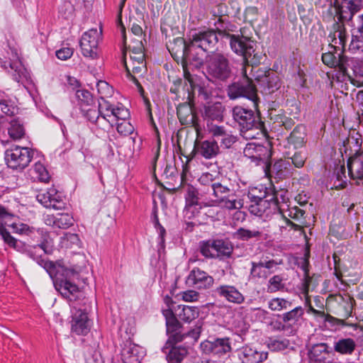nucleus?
Instances as JSON below:
<instances>
[{
    "mask_svg": "<svg viewBox=\"0 0 363 363\" xmlns=\"http://www.w3.org/2000/svg\"><path fill=\"white\" fill-rule=\"evenodd\" d=\"M188 102L181 104L177 106V116L182 125L195 126L197 123L196 116L193 110L194 102L193 101V99L190 98V94L188 96Z\"/></svg>",
    "mask_w": 363,
    "mask_h": 363,
    "instance_id": "nucleus-19",
    "label": "nucleus"
},
{
    "mask_svg": "<svg viewBox=\"0 0 363 363\" xmlns=\"http://www.w3.org/2000/svg\"><path fill=\"white\" fill-rule=\"evenodd\" d=\"M16 107L13 106L10 100L4 99L0 94V127L3 126L9 120L12 118L16 111Z\"/></svg>",
    "mask_w": 363,
    "mask_h": 363,
    "instance_id": "nucleus-33",
    "label": "nucleus"
},
{
    "mask_svg": "<svg viewBox=\"0 0 363 363\" xmlns=\"http://www.w3.org/2000/svg\"><path fill=\"white\" fill-rule=\"evenodd\" d=\"M238 357L241 363H259L266 360L267 352L259 351L255 347L245 345L237 350Z\"/></svg>",
    "mask_w": 363,
    "mask_h": 363,
    "instance_id": "nucleus-17",
    "label": "nucleus"
},
{
    "mask_svg": "<svg viewBox=\"0 0 363 363\" xmlns=\"http://www.w3.org/2000/svg\"><path fill=\"white\" fill-rule=\"evenodd\" d=\"M167 350L168 347H165L162 351L167 354L168 363H181L188 354L187 348L185 347H172L169 351Z\"/></svg>",
    "mask_w": 363,
    "mask_h": 363,
    "instance_id": "nucleus-35",
    "label": "nucleus"
},
{
    "mask_svg": "<svg viewBox=\"0 0 363 363\" xmlns=\"http://www.w3.org/2000/svg\"><path fill=\"white\" fill-rule=\"evenodd\" d=\"M82 303L74 302L72 304L71 330L78 335H86L91 330V321L88 317L87 298H83Z\"/></svg>",
    "mask_w": 363,
    "mask_h": 363,
    "instance_id": "nucleus-6",
    "label": "nucleus"
},
{
    "mask_svg": "<svg viewBox=\"0 0 363 363\" xmlns=\"http://www.w3.org/2000/svg\"><path fill=\"white\" fill-rule=\"evenodd\" d=\"M177 316L184 322H191L199 315V309L195 306H179Z\"/></svg>",
    "mask_w": 363,
    "mask_h": 363,
    "instance_id": "nucleus-40",
    "label": "nucleus"
},
{
    "mask_svg": "<svg viewBox=\"0 0 363 363\" xmlns=\"http://www.w3.org/2000/svg\"><path fill=\"white\" fill-rule=\"evenodd\" d=\"M320 6H328V2L326 0H321L318 3ZM333 6L337 7L338 19L342 22L350 21L353 16L363 9V0H342L339 5L338 1Z\"/></svg>",
    "mask_w": 363,
    "mask_h": 363,
    "instance_id": "nucleus-10",
    "label": "nucleus"
},
{
    "mask_svg": "<svg viewBox=\"0 0 363 363\" xmlns=\"http://www.w3.org/2000/svg\"><path fill=\"white\" fill-rule=\"evenodd\" d=\"M245 157L249 158L255 164H266L270 160L272 152L269 146L259 143H249L243 150Z\"/></svg>",
    "mask_w": 363,
    "mask_h": 363,
    "instance_id": "nucleus-13",
    "label": "nucleus"
},
{
    "mask_svg": "<svg viewBox=\"0 0 363 363\" xmlns=\"http://www.w3.org/2000/svg\"><path fill=\"white\" fill-rule=\"evenodd\" d=\"M124 64L127 77L135 83L140 92L143 91V89L138 82V77H143L146 72L145 62H133L128 64L125 62Z\"/></svg>",
    "mask_w": 363,
    "mask_h": 363,
    "instance_id": "nucleus-24",
    "label": "nucleus"
},
{
    "mask_svg": "<svg viewBox=\"0 0 363 363\" xmlns=\"http://www.w3.org/2000/svg\"><path fill=\"white\" fill-rule=\"evenodd\" d=\"M224 107L220 102L208 104L203 107L202 116L205 120L221 121L223 118Z\"/></svg>",
    "mask_w": 363,
    "mask_h": 363,
    "instance_id": "nucleus-29",
    "label": "nucleus"
},
{
    "mask_svg": "<svg viewBox=\"0 0 363 363\" xmlns=\"http://www.w3.org/2000/svg\"><path fill=\"white\" fill-rule=\"evenodd\" d=\"M61 283L60 293L69 300L71 305L74 302L83 303L82 300H78L82 296V294L79 291L76 284L71 283L67 279Z\"/></svg>",
    "mask_w": 363,
    "mask_h": 363,
    "instance_id": "nucleus-30",
    "label": "nucleus"
},
{
    "mask_svg": "<svg viewBox=\"0 0 363 363\" xmlns=\"http://www.w3.org/2000/svg\"><path fill=\"white\" fill-rule=\"evenodd\" d=\"M196 150L199 155L206 159H211L219 152V147L216 140H204L196 145Z\"/></svg>",
    "mask_w": 363,
    "mask_h": 363,
    "instance_id": "nucleus-31",
    "label": "nucleus"
},
{
    "mask_svg": "<svg viewBox=\"0 0 363 363\" xmlns=\"http://www.w3.org/2000/svg\"><path fill=\"white\" fill-rule=\"evenodd\" d=\"M97 90L99 94H101V98L102 101H105L104 98L111 96L112 94V87L105 81H99L96 84Z\"/></svg>",
    "mask_w": 363,
    "mask_h": 363,
    "instance_id": "nucleus-62",
    "label": "nucleus"
},
{
    "mask_svg": "<svg viewBox=\"0 0 363 363\" xmlns=\"http://www.w3.org/2000/svg\"><path fill=\"white\" fill-rule=\"evenodd\" d=\"M305 127L302 125H297L291 133L289 140L296 147H301L304 143Z\"/></svg>",
    "mask_w": 363,
    "mask_h": 363,
    "instance_id": "nucleus-45",
    "label": "nucleus"
},
{
    "mask_svg": "<svg viewBox=\"0 0 363 363\" xmlns=\"http://www.w3.org/2000/svg\"><path fill=\"white\" fill-rule=\"evenodd\" d=\"M218 35L229 40L232 50L245 58L252 56L255 50V44L249 38L240 35L230 34L225 30L208 29L196 33L192 35L191 42L197 46L203 52H211L218 42Z\"/></svg>",
    "mask_w": 363,
    "mask_h": 363,
    "instance_id": "nucleus-1",
    "label": "nucleus"
},
{
    "mask_svg": "<svg viewBox=\"0 0 363 363\" xmlns=\"http://www.w3.org/2000/svg\"><path fill=\"white\" fill-rule=\"evenodd\" d=\"M356 348L355 341L350 337L340 338L334 342L333 350L343 355L352 354Z\"/></svg>",
    "mask_w": 363,
    "mask_h": 363,
    "instance_id": "nucleus-34",
    "label": "nucleus"
},
{
    "mask_svg": "<svg viewBox=\"0 0 363 363\" xmlns=\"http://www.w3.org/2000/svg\"><path fill=\"white\" fill-rule=\"evenodd\" d=\"M33 157L32 151L28 147L16 146L7 150L5 160L9 168L22 170L26 168Z\"/></svg>",
    "mask_w": 363,
    "mask_h": 363,
    "instance_id": "nucleus-9",
    "label": "nucleus"
},
{
    "mask_svg": "<svg viewBox=\"0 0 363 363\" xmlns=\"http://www.w3.org/2000/svg\"><path fill=\"white\" fill-rule=\"evenodd\" d=\"M268 307L273 311L286 310L292 307V302L284 298H274L269 301Z\"/></svg>",
    "mask_w": 363,
    "mask_h": 363,
    "instance_id": "nucleus-53",
    "label": "nucleus"
},
{
    "mask_svg": "<svg viewBox=\"0 0 363 363\" xmlns=\"http://www.w3.org/2000/svg\"><path fill=\"white\" fill-rule=\"evenodd\" d=\"M233 189L224 183L217 182L211 184V191L208 194L213 196L214 199L212 201L216 204L221 197L225 196Z\"/></svg>",
    "mask_w": 363,
    "mask_h": 363,
    "instance_id": "nucleus-42",
    "label": "nucleus"
},
{
    "mask_svg": "<svg viewBox=\"0 0 363 363\" xmlns=\"http://www.w3.org/2000/svg\"><path fill=\"white\" fill-rule=\"evenodd\" d=\"M216 257H229L233 252V246L227 240H213Z\"/></svg>",
    "mask_w": 363,
    "mask_h": 363,
    "instance_id": "nucleus-38",
    "label": "nucleus"
},
{
    "mask_svg": "<svg viewBox=\"0 0 363 363\" xmlns=\"http://www.w3.org/2000/svg\"><path fill=\"white\" fill-rule=\"evenodd\" d=\"M206 197L204 189H197L191 185L187 186L185 195V211L188 212L193 206L199 205L206 199Z\"/></svg>",
    "mask_w": 363,
    "mask_h": 363,
    "instance_id": "nucleus-23",
    "label": "nucleus"
},
{
    "mask_svg": "<svg viewBox=\"0 0 363 363\" xmlns=\"http://www.w3.org/2000/svg\"><path fill=\"white\" fill-rule=\"evenodd\" d=\"M345 55L342 53L338 54V56H335L332 52H328L322 55L323 62L330 67L338 69L339 72L341 69H344L343 60H345Z\"/></svg>",
    "mask_w": 363,
    "mask_h": 363,
    "instance_id": "nucleus-39",
    "label": "nucleus"
},
{
    "mask_svg": "<svg viewBox=\"0 0 363 363\" xmlns=\"http://www.w3.org/2000/svg\"><path fill=\"white\" fill-rule=\"evenodd\" d=\"M200 252L201 255L206 258H215L216 253L214 251L213 240H208L201 242Z\"/></svg>",
    "mask_w": 363,
    "mask_h": 363,
    "instance_id": "nucleus-59",
    "label": "nucleus"
},
{
    "mask_svg": "<svg viewBox=\"0 0 363 363\" xmlns=\"http://www.w3.org/2000/svg\"><path fill=\"white\" fill-rule=\"evenodd\" d=\"M289 341L287 339L271 340L268 344L269 348L272 351H281L287 348Z\"/></svg>",
    "mask_w": 363,
    "mask_h": 363,
    "instance_id": "nucleus-63",
    "label": "nucleus"
},
{
    "mask_svg": "<svg viewBox=\"0 0 363 363\" xmlns=\"http://www.w3.org/2000/svg\"><path fill=\"white\" fill-rule=\"evenodd\" d=\"M36 199L45 208H52L60 210L64 208L65 203L61 199L60 195L54 188H50L46 191L40 192L36 196Z\"/></svg>",
    "mask_w": 363,
    "mask_h": 363,
    "instance_id": "nucleus-18",
    "label": "nucleus"
},
{
    "mask_svg": "<svg viewBox=\"0 0 363 363\" xmlns=\"http://www.w3.org/2000/svg\"><path fill=\"white\" fill-rule=\"evenodd\" d=\"M333 33H330L328 38L330 39V44L334 50L336 49L337 47L342 46V48H345L347 34L346 31V28L344 25V22L341 21V23L336 22L333 26Z\"/></svg>",
    "mask_w": 363,
    "mask_h": 363,
    "instance_id": "nucleus-25",
    "label": "nucleus"
},
{
    "mask_svg": "<svg viewBox=\"0 0 363 363\" xmlns=\"http://www.w3.org/2000/svg\"><path fill=\"white\" fill-rule=\"evenodd\" d=\"M46 225L53 228L67 229L72 226L74 219L68 213H57V215H48L45 218Z\"/></svg>",
    "mask_w": 363,
    "mask_h": 363,
    "instance_id": "nucleus-28",
    "label": "nucleus"
},
{
    "mask_svg": "<svg viewBox=\"0 0 363 363\" xmlns=\"http://www.w3.org/2000/svg\"><path fill=\"white\" fill-rule=\"evenodd\" d=\"M182 300L186 302H194L199 301L200 294L194 290H186L179 294Z\"/></svg>",
    "mask_w": 363,
    "mask_h": 363,
    "instance_id": "nucleus-64",
    "label": "nucleus"
},
{
    "mask_svg": "<svg viewBox=\"0 0 363 363\" xmlns=\"http://www.w3.org/2000/svg\"><path fill=\"white\" fill-rule=\"evenodd\" d=\"M213 278L199 268L193 269L186 279V284L198 289H206L213 284Z\"/></svg>",
    "mask_w": 363,
    "mask_h": 363,
    "instance_id": "nucleus-16",
    "label": "nucleus"
},
{
    "mask_svg": "<svg viewBox=\"0 0 363 363\" xmlns=\"http://www.w3.org/2000/svg\"><path fill=\"white\" fill-rule=\"evenodd\" d=\"M196 94H197V97L201 101L208 100L211 95L210 89L201 84H196L194 87L191 88V91H189L188 92V95L190 94V98L193 99L194 102Z\"/></svg>",
    "mask_w": 363,
    "mask_h": 363,
    "instance_id": "nucleus-44",
    "label": "nucleus"
},
{
    "mask_svg": "<svg viewBox=\"0 0 363 363\" xmlns=\"http://www.w3.org/2000/svg\"><path fill=\"white\" fill-rule=\"evenodd\" d=\"M101 33V28L99 30L91 28L83 34L80 40V48L84 57L91 59L97 57L98 45Z\"/></svg>",
    "mask_w": 363,
    "mask_h": 363,
    "instance_id": "nucleus-12",
    "label": "nucleus"
},
{
    "mask_svg": "<svg viewBox=\"0 0 363 363\" xmlns=\"http://www.w3.org/2000/svg\"><path fill=\"white\" fill-rule=\"evenodd\" d=\"M142 348L133 344L131 341H127L122 348L121 357L124 363H140Z\"/></svg>",
    "mask_w": 363,
    "mask_h": 363,
    "instance_id": "nucleus-26",
    "label": "nucleus"
},
{
    "mask_svg": "<svg viewBox=\"0 0 363 363\" xmlns=\"http://www.w3.org/2000/svg\"><path fill=\"white\" fill-rule=\"evenodd\" d=\"M349 50L353 54L363 52V33L354 30L352 35Z\"/></svg>",
    "mask_w": 363,
    "mask_h": 363,
    "instance_id": "nucleus-49",
    "label": "nucleus"
},
{
    "mask_svg": "<svg viewBox=\"0 0 363 363\" xmlns=\"http://www.w3.org/2000/svg\"><path fill=\"white\" fill-rule=\"evenodd\" d=\"M166 326L167 333L169 335L167 345H170L182 342L186 337H189L196 341L199 338L201 332V326L196 325L187 333H182L181 324L177 318L168 320L166 322Z\"/></svg>",
    "mask_w": 363,
    "mask_h": 363,
    "instance_id": "nucleus-8",
    "label": "nucleus"
},
{
    "mask_svg": "<svg viewBox=\"0 0 363 363\" xmlns=\"http://www.w3.org/2000/svg\"><path fill=\"white\" fill-rule=\"evenodd\" d=\"M0 235L4 242L15 250L26 255L44 269L51 266L50 261L45 259V255L50 252L43 243L35 245H28L25 242L13 238L9 231L1 224L0 225Z\"/></svg>",
    "mask_w": 363,
    "mask_h": 363,
    "instance_id": "nucleus-3",
    "label": "nucleus"
},
{
    "mask_svg": "<svg viewBox=\"0 0 363 363\" xmlns=\"http://www.w3.org/2000/svg\"><path fill=\"white\" fill-rule=\"evenodd\" d=\"M174 41L182 48V62L189 65H192L195 67L203 64V53L201 55L197 52V50L199 49L197 46L193 45L191 41L189 44H186L185 40L181 38H177Z\"/></svg>",
    "mask_w": 363,
    "mask_h": 363,
    "instance_id": "nucleus-15",
    "label": "nucleus"
},
{
    "mask_svg": "<svg viewBox=\"0 0 363 363\" xmlns=\"http://www.w3.org/2000/svg\"><path fill=\"white\" fill-rule=\"evenodd\" d=\"M286 167V162L281 160L276 162L273 165H271L269 160L264 164V172L269 177H272V174H274L277 177H280Z\"/></svg>",
    "mask_w": 363,
    "mask_h": 363,
    "instance_id": "nucleus-43",
    "label": "nucleus"
},
{
    "mask_svg": "<svg viewBox=\"0 0 363 363\" xmlns=\"http://www.w3.org/2000/svg\"><path fill=\"white\" fill-rule=\"evenodd\" d=\"M114 124L116 125L118 133L122 135H128L134 130L133 126L126 119H118Z\"/></svg>",
    "mask_w": 363,
    "mask_h": 363,
    "instance_id": "nucleus-57",
    "label": "nucleus"
},
{
    "mask_svg": "<svg viewBox=\"0 0 363 363\" xmlns=\"http://www.w3.org/2000/svg\"><path fill=\"white\" fill-rule=\"evenodd\" d=\"M5 225L11 227L13 232L18 234H25V235H29L30 233H33V228L28 225L27 224L21 223V222H13L11 224H7L6 223Z\"/></svg>",
    "mask_w": 363,
    "mask_h": 363,
    "instance_id": "nucleus-61",
    "label": "nucleus"
},
{
    "mask_svg": "<svg viewBox=\"0 0 363 363\" xmlns=\"http://www.w3.org/2000/svg\"><path fill=\"white\" fill-rule=\"evenodd\" d=\"M216 205L228 211L240 210L243 206V200L233 189L225 196L221 197Z\"/></svg>",
    "mask_w": 363,
    "mask_h": 363,
    "instance_id": "nucleus-22",
    "label": "nucleus"
},
{
    "mask_svg": "<svg viewBox=\"0 0 363 363\" xmlns=\"http://www.w3.org/2000/svg\"><path fill=\"white\" fill-rule=\"evenodd\" d=\"M233 117L240 126L241 135L246 140L256 138L263 133L264 123L253 111L242 106H235L233 108Z\"/></svg>",
    "mask_w": 363,
    "mask_h": 363,
    "instance_id": "nucleus-4",
    "label": "nucleus"
},
{
    "mask_svg": "<svg viewBox=\"0 0 363 363\" xmlns=\"http://www.w3.org/2000/svg\"><path fill=\"white\" fill-rule=\"evenodd\" d=\"M304 314V309L301 306H297L281 315V318L284 323H296Z\"/></svg>",
    "mask_w": 363,
    "mask_h": 363,
    "instance_id": "nucleus-50",
    "label": "nucleus"
},
{
    "mask_svg": "<svg viewBox=\"0 0 363 363\" xmlns=\"http://www.w3.org/2000/svg\"><path fill=\"white\" fill-rule=\"evenodd\" d=\"M257 80L259 86L263 88L264 91L267 94H272L278 90L281 86V82L279 77L274 73L268 72L260 77L258 76L255 78Z\"/></svg>",
    "mask_w": 363,
    "mask_h": 363,
    "instance_id": "nucleus-27",
    "label": "nucleus"
},
{
    "mask_svg": "<svg viewBox=\"0 0 363 363\" xmlns=\"http://www.w3.org/2000/svg\"><path fill=\"white\" fill-rule=\"evenodd\" d=\"M51 266L45 269L49 274L52 279H55L57 281L61 282L65 280L71 278L75 274V271L73 269L67 267L62 261H57L53 262L50 261Z\"/></svg>",
    "mask_w": 363,
    "mask_h": 363,
    "instance_id": "nucleus-20",
    "label": "nucleus"
},
{
    "mask_svg": "<svg viewBox=\"0 0 363 363\" xmlns=\"http://www.w3.org/2000/svg\"><path fill=\"white\" fill-rule=\"evenodd\" d=\"M250 273L254 277L267 278L272 274V271L267 272V270L264 268L262 262L259 261V262H252Z\"/></svg>",
    "mask_w": 363,
    "mask_h": 363,
    "instance_id": "nucleus-58",
    "label": "nucleus"
},
{
    "mask_svg": "<svg viewBox=\"0 0 363 363\" xmlns=\"http://www.w3.org/2000/svg\"><path fill=\"white\" fill-rule=\"evenodd\" d=\"M342 65L345 67L340 72L342 75L348 74L347 69L351 68L356 76L363 77V62L359 59L345 56Z\"/></svg>",
    "mask_w": 363,
    "mask_h": 363,
    "instance_id": "nucleus-36",
    "label": "nucleus"
},
{
    "mask_svg": "<svg viewBox=\"0 0 363 363\" xmlns=\"http://www.w3.org/2000/svg\"><path fill=\"white\" fill-rule=\"evenodd\" d=\"M248 197L252 202L249 206V211L255 216H262L265 213L269 214L280 210L277 199L274 195L267 199V196H256L252 194H249Z\"/></svg>",
    "mask_w": 363,
    "mask_h": 363,
    "instance_id": "nucleus-11",
    "label": "nucleus"
},
{
    "mask_svg": "<svg viewBox=\"0 0 363 363\" xmlns=\"http://www.w3.org/2000/svg\"><path fill=\"white\" fill-rule=\"evenodd\" d=\"M236 238L239 240L247 241L252 238H259L262 235V231L259 229H245L240 228L235 233Z\"/></svg>",
    "mask_w": 363,
    "mask_h": 363,
    "instance_id": "nucleus-48",
    "label": "nucleus"
},
{
    "mask_svg": "<svg viewBox=\"0 0 363 363\" xmlns=\"http://www.w3.org/2000/svg\"><path fill=\"white\" fill-rule=\"evenodd\" d=\"M308 264V260L304 259L301 267L304 272V279L302 283V290L305 295H307L309 291L314 288V286L312 285L313 278L309 275Z\"/></svg>",
    "mask_w": 363,
    "mask_h": 363,
    "instance_id": "nucleus-56",
    "label": "nucleus"
},
{
    "mask_svg": "<svg viewBox=\"0 0 363 363\" xmlns=\"http://www.w3.org/2000/svg\"><path fill=\"white\" fill-rule=\"evenodd\" d=\"M348 174L352 179H363V157L355 155L347 162Z\"/></svg>",
    "mask_w": 363,
    "mask_h": 363,
    "instance_id": "nucleus-32",
    "label": "nucleus"
},
{
    "mask_svg": "<svg viewBox=\"0 0 363 363\" xmlns=\"http://www.w3.org/2000/svg\"><path fill=\"white\" fill-rule=\"evenodd\" d=\"M199 181L203 186L201 189H204L205 194H208L211 191V184L217 182V181L213 179V174L208 172L202 174Z\"/></svg>",
    "mask_w": 363,
    "mask_h": 363,
    "instance_id": "nucleus-60",
    "label": "nucleus"
},
{
    "mask_svg": "<svg viewBox=\"0 0 363 363\" xmlns=\"http://www.w3.org/2000/svg\"><path fill=\"white\" fill-rule=\"evenodd\" d=\"M99 113L100 128L102 129L113 127L118 119H127L129 117L128 109L123 106L115 107L106 101L99 102Z\"/></svg>",
    "mask_w": 363,
    "mask_h": 363,
    "instance_id": "nucleus-7",
    "label": "nucleus"
},
{
    "mask_svg": "<svg viewBox=\"0 0 363 363\" xmlns=\"http://www.w3.org/2000/svg\"><path fill=\"white\" fill-rule=\"evenodd\" d=\"M75 96L78 100V105L82 109L85 105L89 106L94 102L92 94L87 90L78 89L75 92Z\"/></svg>",
    "mask_w": 363,
    "mask_h": 363,
    "instance_id": "nucleus-52",
    "label": "nucleus"
},
{
    "mask_svg": "<svg viewBox=\"0 0 363 363\" xmlns=\"http://www.w3.org/2000/svg\"><path fill=\"white\" fill-rule=\"evenodd\" d=\"M10 67L13 70V77L17 82H22L28 79V73L20 61H15L10 63Z\"/></svg>",
    "mask_w": 363,
    "mask_h": 363,
    "instance_id": "nucleus-47",
    "label": "nucleus"
},
{
    "mask_svg": "<svg viewBox=\"0 0 363 363\" xmlns=\"http://www.w3.org/2000/svg\"><path fill=\"white\" fill-rule=\"evenodd\" d=\"M10 127L8 128L9 136L13 140H19L25 135V130L23 125L18 120L13 119L9 121Z\"/></svg>",
    "mask_w": 363,
    "mask_h": 363,
    "instance_id": "nucleus-46",
    "label": "nucleus"
},
{
    "mask_svg": "<svg viewBox=\"0 0 363 363\" xmlns=\"http://www.w3.org/2000/svg\"><path fill=\"white\" fill-rule=\"evenodd\" d=\"M206 63L207 72L212 78L226 81L233 74V65L223 53L211 52L206 56Z\"/></svg>",
    "mask_w": 363,
    "mask_h": 363,
    "instance_id": "nucleus-5",
    "label": "nucleus"
},
{
    "mask_svg": "<svg viewBox=\"0 0 363 363\" xmlns=\"http://www.w3.org/2000/svg\"><path fill=\"white\" fill-rule=\"evenodd\" d=\"M252 56L247 59L243 57L244 63L241 69V78L239 81L230 84L227 89V94L230 99H236L240 97H245L251 100L255 106H257V89L253 84L252 74L253 67L250 63H257L256 55H253V59L250 60Z\"/></svg>",
    "mask_w": 363,
    "mask_h": 363,
    "instance_id": "nucleus-2",
    "label": "nucleus"
},
{
    "mask_svg": "<svg viewBox=\"0 0 363 363\" xmlns=\"http://www.w3.org/2000/svg\"><path fill=\"white\" fill-rule=\"evenodd\" d=\"M285 288V284L284 283V279L280 275H274L271 277L267 285V291L272 294L281 291Z\"/></svg>",
    "mask_w": 363,
    "mask_h": 363,
    "instance_id": "nucleus-51",
    "label": "nucleus"
},
{
    "mask_svg": "<svg viewBox=\"0 0 363 363\" xmlns=\"http://www.w3.org/2000/svg\"><path fill=\"white\" fill-rule=\"evenodd\" d=\"M200 348L205 354L218 357H222L232 350L230 340L228 337L216 338L213 341L205 340L201 343Z\"/></svg>",
    "mask_w": 363,
    "mask_h": 363,
    "instance_id": "nucleus-14",
    "label": "nucleus"
},
{
    "mask_svg": "<svg viewBox=\"0 0 363 363\" xmlns=\"http://www.w3.org/2000/svg\"><path fill=\"white\" fill-rule=\"evenodd\" d=\"M29 174L33 180L48 182L50 179L47 169L40 162H36L33 167L29 170Z\"/></svg>",
    "mask_w": 363,
    "mask_h": 363,
    "instance_id": "nucleus-41",
    "label": "nucleus"
},
{
    "mask_svg": "<svg viewBox=\"0 0 363 363\" xmlns=\"http://www.w3.org/2000/svg\"><path fill=\"white\" fill-rule=\"evenodd\" d=\"M207 126L209 133L214 138H216L218 141H220V143L222 142L223 138L227 137V135L230 133V131H228L223 125L207 123Z\"/></svg>",
    "mask_w": 363,
    "mask_h": 363,
    "instance_id": "nucleus-54",
    "label": "nucleus"
},
{
    "mask_svg": "<svg viewBox=\"0 0 363 363\" xmlns=\"http://www.w3.org/2000/svg\"><path fill=\"white\" fill-rule=\"evenodd\" d=\"M81 110L83 116L91 123L100 128L101 118L99 113V103H95L87 106L85 105Z\"/></svg>",
    "mask_w": 363,
    "mask_h": 363,
    "instance_id": "nucleus-37",
    "label": "nucleus"
},
{
    "mask_svg": "<svg viewBox=\"0 0 363 363\" xmlns=\"http://www.w3.org/2000/svg\"><path fill=\"white\" fill-rule=\"evenodd\" d=\"M215 292L231 303L240 304L245 300L243 295L234 286L220 285L215 289Z\"/></svg>",
    "mask_w": 363,
    "mask_h": 363,
    "instance_id": "nucleus-21",
    "label": "nucleus"
},
{
    "mask_svg": "<svg viewBox=\"0 0 363 363\" xmlns=\"http://www.w3.org/2000/svg\"><path fill=\"white\" fill-rule=\"evenodd\" d=\"M345 298L346 301L338 306L337 314L344 318H347L352 315L354 301L352 297H345Z\"/></svg>",
    "mask_w": 363,
    "mask_h": 363,
    "instance_id": "nucleus-55",
    "label": "nucleus"
}]
</instances>
